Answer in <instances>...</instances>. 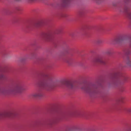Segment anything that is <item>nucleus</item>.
Returning a JSON list of instances; mask_svg holds the SVG:
<instances>
[{"mask_svg": "<svg viewBox=\"0 0 131 131\" xmlns=\"http://www.w3.org/2000/svg\"><path fill=\"white\" fill-rule=\"evenodd\" d=\"M124 40L128 41L129 44L128 48L123 50V52L125 55L124 57V62L127 66L131 67V60L128 56L131 55V39L128 38L126 36L123 35L115 39L114 41L116 43H119Z\"/></svg>", "mask_w": 131, "mask_h": 131, "instance_id": "f257e3e1", "label": "nucleus"}, {"mask_svg": "<svg viewBox=\"0 0 131 131\" xmlns=\"http://www.w3.org/2000/svg\"><path fill=\"white\" fill-rule=\"evenodd\" d=\"M25 90L23 85L20 83L16 84L14 87L9 90L8 91L0 89V94H15L16 93H21Z\"/></svg>", "mask_w": 131, "mask_h": 131, "instance_id": "f03ea898", "label": "nucleus"}, {"mask_svg": "<svg viewBox=\"0 0 131 131\" xmlns=\"http://www.w3.org/2000/svg\"><path fill=\"white\" fill-rule=\"evenodd\" d=\"M122 77L123 78L124 81L125 82L127 80L128 78L125 75L121 73L117 72L112 74L111 75V79L112 81V84L114 86H115L119 84L118 78L120 77Z\"/></svg>", "mask_w": 131, "mask_h": 131, "instance_id": "7ed1b4c3", "label": "nucleus"}, {"mask_svg": "<svg viewBox=\"0 0 131 131\" xmlns=\"http://www.w3.org/2000/svg\"><path fill=\"white\" fill-rule=\"evenodd\" d=\"M40 85L43 88L48 91L51 90L55 86L54 83L52 81L42 83Z\"/></svg>", "mask_w": 131, "mask_h": 131, "instance_id": "20e7f679", "label": "nucleus"}, {"mask_svg": "<svg viewBox=\"0 0 131 131\" xmlns=\"http://www.w3.org/2000/svg\"><path fill=\"white\" fill-rule=\"evenodd\" d=\"M129 10L130 8L127 7H125L124 9L126 17L129 20V24L131 25V10Z\"/></svg>", "mask_w": 131, "mask_h": 131, "instance_id": "39448f33", "label": "nucleus"}, {"mask_svg": "<svg viewBox=\"0 0 131 131\" xmlns=\"http://www.w3.org/2000/svg\"><path fill=\"white\" fill-rule=\"evenodd\" d=\"M81 89L86 93H89L90 91L89 83H86L84 84L81 87Z\"/></svg>", "mask_w": 131, "mask_h": 131, "instance_id": "423d86ee", "label": "nucleus"}, {"mask_svg": "<svg viewBox=\"0 0 131 131\" xmlns=\"http://www.w3.org/2000/svg\"><path fill=\"white\" fill-rule=\"evenodd\" d=\"M43 95L42 93L41 90H38L36 92L30 95V96L33 98L40 97Z\"/></svg>", "mask_w": 131, "mask_h": 131, "instance_id": "0eeeda50", "label": "nucleus"}, {"mask_svg": "<svg viewBox=\"0 0 131 131\" xmlns=\"http://www.w3.org/2000/svg\"><path fill=\"white\" fill-rule=\"evenodd\" d=\"M66 85L69 88L74 89L76 88V86L71 81H67L65 83Z\"/></svg>", "mask_w": 131, "mask_h": 131, "instance_id": "6e6552de", "label": "nucleus"}, {"mask_svg": "<svg viewBox=\"0 0 131 131\" xmlns=\"http://www.w3.org/2000/svg\"><path fill=\"white\" fill-rule=\"evenodd\" d=\"M94 62L96 63H98L102 64H105L106 63L105 61H104L100 57L96 58L94 60Z\"/></svg>", "mask_w": 131, "mask_h": 131, "instance_id": "1a4fd4ad", "label": "nucleus"}, {"mask_svg": "<svg viewBox=\"0 0 131 131\" xmlns=\"http://www.w3.org/2000/svg\"><path fill=\"white\" fill-rule=\"evenodd\" d=\"M43 37L46 39L50 40L52 38V36L51 34L48 33L45 34Z\"/></svg>", "mask_w": 131, "mask_h": 131, "instance_id": "9d476101", "label": "nucleus"}, {"mask_svg": "<svg viewBox=\"0 0 131 131\" xmlns=\"http://www.w3.org/2000/svg\"><path fill=\"white\" fill-rule=\"evenodd\" d=\"M104 83V80L103 79L99 80L97 82V84L98 88L102 87V85Z\"/></svg>", "mask_w": 131, "mask_h": 131, "instance_id": "9b49d317", "label": "nucleus"}, {"mask_svg": "<svg viewBox=\"0 0 131 131\" xmlns=\"http://www.w3.org/2000/svg\"><path fill=\"white\" fill-rule=\"evenodd\" d=\"M97 4H100L103 2L104 0H92Z\"/></svg>", "mask_w": 131, "mask_h": 131, "instance_id": "f8f14e48", "label": "nucleus"}, {"mask_svg": "<svg viewBox=\"0 0 131 131\" xmlns=\"http://www.w3.org/2000/svg\"><path fill=\"white\" fill-rule=\"evenodd\" d=\"M71 0H62L63 3L65 5H67L70 2Z\"/></svg>", "mask_w": 131, "mask_h": 131, "instance_id": "ddd939ff", "label": "nucleus"}, {"mask_svg": "<svg viewBox=\"0 0 131 131\" xmlns=\"http://www.w3.org/2000/svg\"><path fill=\"white\" fill-rule=\"evenodd\" d=\"M124 99L123 97H121L118 99V101L119 102H123Z\"/></svg>", "mask_w": 131, "mask_h": 131, "instance_id": "4468645a", "label": "nucleus"}, {"mask_svg": "<svg viewBox=\"0 0 131 131\" xmlns=\"http://www.w3.org/2000/svg\"><path fill=\"white\" fill-rule=\"evenodd\" d=\"M126 111L128 112L131 113V108L127 109Z\"/></svg>", "mask_w": 131, "mask_h": 131, "instance_id": "2eb2a0df", "label": "nucleus"}, {"mask_svg": "<svg viewBox=\"0 0 131 131\" xmlns=\"http://www.w3.org/2000/svg\"><path fill=\"white\" fill-rule=\"evenodd\" d=\"M35 26L36 27H38L40 26V23H37L35 25Z\"/></svg>", "mask_w": 131, "mask_h": 131, "instance_id": "dca6fc26", "label": "nucleus"}, {"mask_svg": "<svg viewBox=\"0 0 131 131\" xmlns=\"http://www.w3.org/2000/svg\"><path fill=\"white\" fill-rule=\"evenodd\" d=\"M91 131H97V130L96 129L92 128L91 129Z\"/></svg>", "mask_w": 131, "mask_h": 131, "instance_id": "f3484780", "label": "nucleus"}, {"mask_svg": "<svg viewBox=\"0 0 131 131\" xmlns=\"http://www.w3.org/2000/svg\"><path fill=\"white\" fill-rule=\"evenodd\" d=\"M4 78V76L3 75H1L0 76V79H3Z\"/></svg>", "mask_w": 131, "mask_h": 131, "instance_id": "a211bd4d", "label": "nucleus"}, {"mask_svg": "<svg viewBox=\"0 0 131 131\" xmlns=\"http://www.w3.org/2000/svg\"><path fill=\"white\" fill-rule=\"evenodd\" d=\"M70 60V59H67L66 60V61L68 63H70V61H69Z\"/></svg>", "mask_w": 131, "mask_h": 131, "instance_id": "6ab92c4d", "label": "nucleus"}, {"mask_svg": "<svg viewBox=\"0 0 131 131\" xmlns=\"http://www.w3.org/2000/svg\"><path fill=\"white\" fill-rule=\"evenodd\" d=\"M113 6L114 7H116L117 6V4L116 3H113Z\"/></svg>", "mask_w": 131, "mask_h": 131, "instance_id": "aec40b11", "label": "nucleus"}, {"mask_svg": "<svg viewBox=\"0 0 131 131\" xmlns=\"http://www.w3.org/2000/svg\"><path fill=\"white\" fill-rule=\"evenodd\" d=\"M112 53V52H109V51H108L107 52V54L108 55H110Z\"/></svg>", "mask_w": 131, "mask_h": 131, "instance_id": "412c9836", "label": "nucleus"}, {"mask_svg": "<svg viewBox=\"0 0 131 131\" xmlns=\"http://www.w3.org/2000/svg\"><path fill=\"white\" fill-rule=\"evenodd\" d=\"M16 1L19 2L21 1V0H15Z\"/></svg>", "mask_w": 131, "mask_h": 131, "instance_id": "4be33fe9", "label": "nucleus"}, {"mask_svg": "<svg viewBox=\"0 0 131 131\" xmlns=\"http://www.w3.org/2000/svg\"><path fill=\"white\" fill-rule=\"evenodd\" d=\"M94 92L95 93H97V92Z\"/></svg>", "mask_w": 131, "mask_h": 131, "instance_id": "5701e85b", "label": "nucleus"}, {"mask_svg": "<svg viewBox=\"0 0 131 131\" xmlns=\"http://www.w3.org/2000/svg\"><path fill=\"white\" fill-rule=\"evenodd\" d=\"M90 93H91V94H92V92H91V91Z\"/></svg>", "mask_w": 131, "mask_h": 131, "instance_id": "b1692460", "label": "nucleus"}, {"mask_svg": "<svg viewBox=\"0 0 131 131\" xmlns=\"http://www.w3.org/2000/svg\"><path fill=\"white\" fill-rule=\"evenodd\" d=\"M72 36H73L72 35H71Z\"/></svg>", "mask_w": 131, "mask_h": 131, "instance_id": "393cba45", "label": "nucleus"}, {"mask_svg": "<svg viewBox=\"0 0 131 131\" xmlns=\"http://www.w3.org/2000/svg\"><path fill=\"white\" fill-rule=\"evenodd\" d=\"M62 118V117H60V118Z\"/></svg>", "mask_w": 131, "mask_h": 131, "instance_id": "a878e982", "label": "nucleus"}]
</instances>
